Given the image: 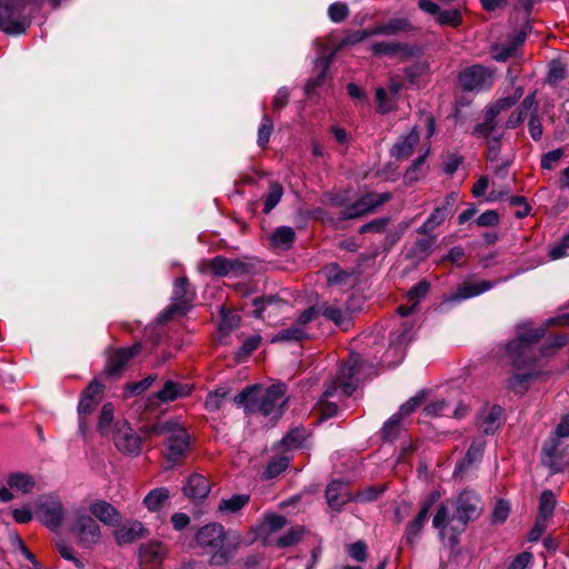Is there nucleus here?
<instances>
[{
	"label": "nucleus",
	"mask_w": 569,
	"mask_h": 569,
	"mask_svg": "<svg viewBox=\"0 0 569 569\" xmlns=\"http://www.w3.org/2000/svg\"><path fill=\"white\" fill-rule=\"evenodd\" d=\"M197 548L210 555L212 566H224L239 551L242 536L233 529H226L220 522H209L198 528L193 538Z\"/></svg>",
	"instance_id": "f257e3e1"
},
{
	"label": "nucleus",
	"mask_w": 569,
	"mask_h": 569,
	"mask_svg": "<svg viewBox=\"0 0 569 569\" xmlns=\"http://www.w3.org/2000/svg\"><path fill=\"white\" fill-rule=\"evenodd\" d=\"M483 512L481 497L473 490H463L456 499L442 502L432 519V526L441 533L449 527L456 533H462L468 523L477 520Z\"/></svg>",
	"instance_id": "f03ea898"
},
{
	"label": "nucleus",
	"mask_w": 569,
	"mask_h": 569,
	"mask_svg": "<svg viewBox=\"0 0 569 569\" xmlns=\"http://www.w3.org/2000/svg\"><path fill=\"white\" fill-rule=\"evenodd\" d=\"M286 391L287 386L284 383H274L267 388L252 385L239 392L233 398V402L242 407L247 416L261 415L279 418L282 416L283 407L288 400Z\"/></svg>",
	"instance_id": "7ed1b4c3"
},
{
	"label": "nucleus",
	"mask_w": 569,
	"mask_h": 569,
	"mask_svg": "<svg viewBox=\"0 0 569 569\" xmlns=\"http://www.w3.org/2000/svg\"><path fill=\"white\" fill-rule=\"evenodd\" d=\"M64 0H0V31L9 36H21L27 32L32 22V16L27 12L31 6L41 9L47 3L57 10Z\"/></svg>",
	"instance_id": "20e7f679"
},
{
	"label": "nucleus",
	"mask_w": 569,
	"mask_h": 569,
	"mask_svg": "<svg viewBox=\"0 0 569 569\" xmlns=\"http://www.w3.org/2000/svg\"><path fill=\"white\" fill-rule=\"evenodd\" d=\"M543 328L525 329L519 331L517 339L511 340L506 346V357L513 368L522 370L533 367L540 356L547 355V351L536 350L537 342L545 336Z\"/></svg>",
	"instance_id": "39448f33"
},
{
	"label": "nucleus",
	"mask_w": 569,
	"mask_h": 569,
	"mask_svg": "<svg viewBox=\"0 0 569 569\" xmlns=\"http://www.w3.org/2000/svg\"><path fill=\"white\" fill-rule=\"evenodd\" d=\"M68 530L74 537L78 546L84 549H93L102 538L99 523L83 507H76L71 510Z\"/></svg>",
	"instance_id": "423d86ee"
},
{
	"label": "nucleus",
	"mask_w": 569,
	"mask_h": 569,
	"mask_svg": "<svg viewBox=\"0 0 569 569\" xmlns=\"http://www.w3.org/2000/svg\"><path fill=\"white\" fill-rule=\"evenodd\" d=\"M141 430L152 435L169 433L164 443V457L168 461L177 463L186 457L190 446V436L184 428L172 422H164L142 427Z\"/></svg>",
	"instance_id": "0eeeda50"
},
{
	"label": "nucleus",
	"mask_w": 569,
	"mask_h": 569,
	"mask_svg": "<svg viewBox=\"0 0 569 569\" xmlns=\"http://www.w3.org/2000/svg\"><path fill=\"white\" fill-rule=\"evenodd\" d=\"M37 519L51 531H59L66 519V509L56 493L40 496L34 505Z\"/></svg>",
	"instance_id": "6e6552de"
},
{
	"label": "nucleus",
	"mask_w": 569,
	"mask_h": 569,
	"mask_svg": "<svg viewBox=\"0 0 569 569\" xmlns=\"http://www.w3.org/2000/svg\"><path fill=\"white\" fill-rule=\"evenodd\" d=\"M359 370V356H351L350 359L339 368L337 377L327 386L323 396L331 398L336 395L338 389L342 390L345 397L351 396L357 389L353 377Z\"/></svg>",
	"instance_id": "1a4fd4ad"
},
{
	"label": "nucleus",
	"mask_w": 569,
	"mask_h": 569,
	"mask_svg": "<svg viewBox=\"0 0 569 569\" xmlns=\"http://www.w3.org/2000/svg\"><path fill=\"white\" fill-rule=\"evenodd\" d=\"M142 345L140 342H136L127 348L113 350L108 355L107 362L101 375L114 379L120 378L129 361L140 355Z\"/></svg>",
	"instance_id": "9d476101"
},
{
	"label": "nucleus",
	"mask_w": 569,
	"mask_h": 569,
	"mask_svg": "<svg viewBox=\"0 0 569 569\" xmlns=\"http://www.w3.org/2000/svg\"><path fill=\"white\" fill-rule=\"evenodd\" d=\"M104 386L98 379H93L82 391L78 405L79 428L84 432L88 428L87 416H90L102 400Z\"/></svg>",
	"instance_id": "9b49d317"
},
{
	"label": "nucleus",
	"mask_w": 569,
	"mask_h": 569,
	"mask_svg": "<svg viewBox=\"0 0 569 569\" xmlns=\"http://www.w3.org/2000/svg\"><path fill=\"white\" fill-rule=\"evenodd\" d=\"M194 293L189 289V281L186 277L174 281L172 303L162 312L164 321L171 320L176 315H184L191 307Z\"/></svg>",
	"instance_id": "f8f14e48"
},
{
	"label": "nucleus",
	"mask_w": 569,
	"mask_h": 569,
	"mask_svg": "<svg viewBox=\"0 0 569 569\" xmlns=\"http://www.w3.org/2000/svg\"><path fill=\"white\" fill-rule=\"evenodd\" d=\"M542 461L553 472H560L569 466V446L558 438H549L542 446Z\"/></svg>",
	"instance_id": "ddd939ff"
},
{
	"label": "nucleus",
	"mask_w": 569,
	"mask_h": 569,
	"mask_svg": "<svg viewBox=\"0 0 569 569\" xmlns=\"http://www.w3.org/2000/svg\"><path fill=\"white\" fill-rule=\"evenodd\" d=\"M390 198L391 194L388 192L367 193L355 203L346 207L341 211V217L343 219H355L367 213L373 212L378 207L382 206L388 200H390Z\"/></svg>",
	"instance_id": "4468645a"
},
{
	"label": "nucleus",
	"mask_w": 569,
	"mask_h": 569,
	"mask_svg": "<svg viewBox=\"0 0 569 569\" xmlns=\"http://www.w3.org/2000/svg\"><path fill=\"white\" fill-rule=\"evenodd\" d=\"M459 83L466 91L488 89L492 84L491 72L480 66L475 64L466 68L459 73Z\"/></svg>",
	"instance_id": "2eb2a0df"
},
{
	"label": "nucleus",
	"mask_w": 569,
	"mask_h": 569,
	"mask_svg": "<svg viewBox=\"0 0 569 569\" xmlns=\"http://www.w3.org/2000/svg\"><path fill=\"white\" fill-rule=\"evenodd\" d=\"M113 442L119 451L129 455L140 452L141 439L137 436L127 421H118L112 433Z\"/></svg>",
	"instance_id": "dca6fc26"
},
{
	"label": "nucleus",
	"mask_w": 569,
	"mask_h": 569,
	"mask_svg": "<svg viewBox=\"0 0 569 569\" xmlns=\"http://www.w3.org/2000/svg\"><path fill=\"white\" fill-rule=\"evenodd\" d=\"M458 200L457 192L448 193L442 203L433 209L429 218L419 227L418 232L421 234L430 233L438 226H440L446 218L451 213L455 203Z\"/></svg>",
	"instance_id": "f3484780"
},
{
	"label": "nucleus",
	"mask_w": 569,
	"mask_h": 569,
	"mask_svg": "<svg viewBox=\"0 0 569 569\" xmlns=\"http://www.w3.org/2000/svg\"><path fill=\"white\" fill-rule=\"evenodd\" d=\"M89 511L93 518L110 527L118 526L122 521V516L118 509L102 499L94 500L89 506Z\"/></svg>",
	"instance_id": "a211bd4d"
},
{
	"label": "nucleus",
	"mask_w": 569,
	"mask_h": 569,
	"mask_svg": "<svg viewBox=\"0 0 569 569\" xmlns=\"http://www.w3.org/2000/svg\"><path fill=\"white\" fill-rule=\"evenodd\" d=\"M148 535V529L142 522L134 520L127 522L114 530L113 536L118 546L132 543Z\"/></svg>",
	"instance_id": "6ab92c4d"
},
{
	"label": "nucleus",
	"mask_w": 569,
	"mask_h": 569,
	"mask_svg": "<svg viewBox=\"0 0 569 569\" xmlns=\"http://www.w3.org/2000/svg\"><path fill=\"white\" fill-rule=\"evenodd\" d=\"M326 499L331 509L340 511L352 498L342 481L333 480L327 487Z\"/></svg>",
	"instance_id": "aec40b11"
},
{
	"label": "nucleus",
	"mask_w": 569,
	"mask_h": 569,
	"mask_svg": "<svg viewBox=\"0 0 569 569\" xmlns=\"http://www.w3.org/2000/svg\"><path fill=\"white\" fill-rule=\"evenodd\" d=\"M211 485L204 476L193 473L188 478L187 483L183 487V493L189 499L202 500L208 497Z\"/></svg>",
	"instance_id": "412c9836"
},
{
	"label": "nucleus",
	"mask_w": 569,
	"mask_h": 569,
	"mask_svg": "<svg viewBox=\"0 0 569 569\" xmlns=\"http://www.w3.org/2000/svg\"><path fill=\"white\" fill-rule=\"evenodd\" d=\"M191 392V387L188 383L176 382L168 380L163 387L156 393V398L162 403H169L177 399L184 398Z\"/></svg>",
	"instance_id": "4be33fe9"
},
{
	"label": "nucleus",
	"mask_w": 569,
	"mask_h": 569,
	"mask_svg": "<svg viewBox=\"0 0 569 569\" xmlns=\"http://www.w3.org/2000/svg\"><path fill=\"white\" fill-rule=\"evenodd\" d=\"M493 287V282L491 281H480L477 283L473 282H463L457 287L456 291L449 297V301H461L465 299H469L476 297L480 293H483L490 290Z\"/></svg>",
	"instance_id": "5701e85b"
},
{
	"label": "nucleus",
	"mask_w": 569,
	"mask_h": 569,
	"mask_svg": "<svg viewBox=\"0 0 569 569\" xmlns=\"http://www.w3.org/2000/svg\"><path fill=\"white\" fill-rule=\"evenodd\" d=\"M420 140L419 132L417 128H412V130L405 137H401L392 148V156L398 159H407L409 158L415 148L418 146Z\"/></svg>",
	"instance_id": "b1692460"
},
{
	"label": "nucleus",
	"mask_w": 569,
	"mask_h": 569,
	"mask_svg": "<svg viewBox=\"0 0 569 569\" xmlns=\"http://www.w3.org/2000/svg\"><path fill=\"white\" fill-rule=\"evenodd\" d=\"M502 408L492 406L478 420L479 430L486 435H493L502 423Z\"/></svg>",
	"instance_id": "393cba45"
},
{
	"label": "nucleus",
	"mask_w": 569,
	"mask_h": 569,
	"mask_svg": "<svg viewBox=\"0 0 569 569\" xmlns=\"http://www.w3.org/2000/svg\"><path fill=\"white\" fill-rule=\"evenodd\" d=\"M527 31L520 30L517 32L508 44L495 46L492 49V57L496 61L505 62L515 54L517 49L525 42Z\"/></svg>",
	"instance_id": "a878e982"
},
{
	"label": "nucleus",
	"mask_w": 569,
	"mask_h": 569,
	"mask_svg": "<svg viewBox=\"0 0 569 569\" xmlns=\"http://www.w3.org/2000/svg\"><path fill=\"white\" fill-rule=\"evenodd\" d=\"M412 30V26L407 18H392L385 23L371 28L373 36H395L400 32Z\"/></svg>",
	"instance_id": "bb28decb"
},
{
	"label": "nucleus",
	"mask_w": 569,
	"mask_h": 569,
	"mask_svg": "<svg viewBox=\"0 0 569 569\" xmlns=\"http://www.w3.org/2000/svg\"><path fill=\"white\" fill-rule=\"evenodd\" d=\"M431 502L425 503L416 518L406 528L405 538L408 545L413 546L419 537L429 515Z\"/></svg>",
	"instance_id": "cd10ccee"
},
{
	"label": "nucleus",
	"mask_w": 569,
	"mask_h": 569,
	"mask_svg": "<svg viewBox=\"0 0 569 569\" xmlns=\"http://www.w3.org/2000/svg\"><path fill=\"white\" fill-rule=\"evenodd\" d=\"M250 502V495L238 493L230 498H222L217 507V511L222 516L239 513Z\"/></svg>",
	"instance_id": "c85d7f7f"
},
{
	"label": "nucleus",
	"mask_w": 569,
	"mask_h": 569,
	"mask_svg": "<svg viewBox=\"0 0 569 569\" xmlns=\"http://www.w3.org/2000/svg\"><path fill=\"white\" fill-rule=\"evenodd\" d=\"M288 523L284 516L278 513L264 515L263 521L257 529V535L263 538H268L271 533L283 529Z\"/></svg>",
	"instance_id": "c756f323"
},
{
	"label": "nucleus",
	"mask_w": 569,
	"mask_h": 569,
	"mask_svg": "<svg viewBox=\"0 0 569 569\" xmlns=\"http://www.w3.org/2000/svg\"><path fill=\"white\" fill-rule=\"evenodd\" d=\"M198 271L203 274H211L214 277H227V258L223 256H216L212 259H203L198 263Z\"/></svg>",
	"instance_id": "7c9ffc66"
},
{
	"label": "nucleus",
	"mask_w": 569,
	"mask_h": 569,
	"mask_svg": "<svg viewBox=\"0 0 569 569\" xmlns=\"http://www.w3.org/2000/svg\"><path fill=\"white\" fill-rule=\"evenodd\" d=\"M370 51L376 57H396L400 53L408 54L410 49L399 42L379 41L371 44Z\"/></svg>",
	"instance_id": "2f4dec72"
},
{
	"label": "nucleus",
	"mask_w": 569,
	"mask_h": 569,
	"mask_svg": "<svg viewBox=\"0 0 569 569\" xmlns=\"http://www.w3.org/2000/svg\"><path fill=\"white\" fill-rule=\"evenodd\" d=\"M319 313L326 319L332 321L336 326L347 329L349 325V317L339 306L336 303L323 302L319 307Z\"/></svg>",
	"instance_id": "473e14b6"
},
{
	"label": "nucleus",
	"mask_w": 569,
	"mask_h": 569,
	"mask_svg": "<svg viewBox=\"0 0 569 569\" xmlns=\"http://www.w3.org/2000/svg\"><path fill=\"white\" fill-rule=\"evenodd\" d=\"M167 552L163 543L159 541H150L140 548V559L143 562L158 563L162 560Z\"/></svg>",
	"instance_id": "72a5a7b5"
},
{
	"label": "nucleus",
	"mask_w": 569,
	"mask_h": 569,
	"mask_svg": "<svg viewBox=\"0 0 569 569\" xmlns=\"http://www.w3.org/2000/svg\"><path fill=\"white\" fill-rule=\"evenodd\" d=\"M7 482L10 489H16L22 493H29L36 487L34 478L29 473L22 472L10 473Z\"/></svg>",
	"instance_id": "f704fd0d"
},
{
	"label": "nucleus",
	"mask_w": 569,
	"mask_h": 569,
	"mask_svg": "<svg viewBox=\"0 0 569 569\" xmlns=\"http://www.w3.org/2000/svg\"><path fill=\"white\" fill-rule=\"evenodd\" d=\"M497 111L488 106L485 112L483 121L475 127L472 134L477 138H488L497 127Z\"/></svg>",
	"instance_id": "c9c22d12"
},
{
	"label": "nucleus",
	"mask_w": 569,
	"mask_h": 569,
	"mask_svg": "<svg viewBox=\"0 0 569 569\" xmlns=\"http://www.w3.org/2000/svg\"><path fill=\"white\" fill-rule=\"evenodd\" d=\"M308 337L305 328L297 327L295 323L290 328L279 330L272 338L271 342H300Z\"/></svg>",
	"instance_id": "e433bc0d"
},
{
	"label": "nucleus",
	"mask_w": 569,
	"mask_h": 569,
	"mask_svg": "<svg viewBox=\"0 0 569 569\" xmlns=\"http://www.w3.org/2000/svg\"><path fill=\"white\" fill-rule=\"evenodd\" d=\"M169 497L170 495L167 488H156L144 497L143 505L149 511L154 512L163 507Z\"/></svg>",
	"instance_id": "4c0bfd02"
},
{
	"label": "nucleus",
	"mask_w": 569,
	"mask_h": 569,
	"mask_svg": "<svg viewBox=\"0 0 569 569\" xmlns=\"http://www.w3.org/2000/svg\"><path fill=\"white\" fill-rule=\"evenodd\" d=\"M296 239V232L291 227L282 226L277 228L270 240L273 247L289 249Z\"/></svg>",
	"instance_id": "58836bf2"
},
{
	"label": "nucleus",
	"mask_w": 569,
	"mask_h": 569,
	"mask_svg": "<svg viewBox=\"0 0 569 569\" xmlns=\"http://www.w3.org/2000/svg\"><path fill=\"white\" fill-rule=\"evenodd\" d=\"M230 395V389L227 387H218L216 390L209 392L206 398L204 407L208 411L214 412L222 408L227 398Z\"/></svg>",
	"instance_id": "ea45409f"
},
{
	"label": "nucleus",
	"mask_w": 569,
	"mask_h": 569,
	"mask_svg": "<svg viewBox=\"0 0 569 569\" xmlns=\"http://www.w3.org/2000/svg\"><path fill=\"white\" fill-rule=\"evenodd\" d=\"M401 420L402 418L395 413L385 422L380 431L382 440L392 442L399 438L402 431Z\"/></svg>",
	"instance_id": "a19ab883"
},
{
	"label": "nucleus",
	"mask_w": 569,
	"mask_h": 569,
	"mask_svg": "<svg viewBox=\"0 0 569 569\" xmlns=\"http://www.w3.org/2000/svg\"><path fill=\"white\" fill-rule=\"evenodd\" d=\"M485 446H486V443L482 440L472 441L469 449L467 450L465 458L457 466V469L458 470L467 469L473 462L479 461L482 458V455L485 451Z\"/></svg>",
	"instance_id": "79ce46f5"
},
{
	"label": "nucleus",
	"mask_w": 569,
	"mask_h": 569,
	"mask_svg": "<svg viewBox=\"0 0 569 569\" xmlns=\"http://www.w3.org/2000/svg\"><path fill=\"white\" fill-rule=\"evenodd\" d=\"M283 188L279 182H271L267 194L263 197V213L268 214L280 202Z\"/></svg>",
	"instance_id": "37998d69"
},
{
	"label": "nucleus",
	"mask_w": 569,
	"mask_h": 569,
	"mask_svg": "<svg viewBox=\"0 0 569 569\" xmlns=\"http://www.w3.org/2000/svg\"><path fill=\"white\" fill-rule=\"evenodd\" d=\"M113 405L111 402H106L99 415L98 430L102 436L113 433L112 421H113Z\"/></svg>",
	"instance_id": "c03bdc74"
},
{
	"label": "nucleus",
	"mask_w": 569,
	"mask_h": 569,
	"mask_svg": "<svg viewBox=\"0 0 569 569\" xmlns=\"http://www.w3.org/2000/svg\"><path fill=\"white\" fill-rule=\"evenodd\" d=\"M309 433L308 430L303 427H297L292 430H290L283 438L282 443L283 446L291 450L300 448L306 439L308 438Z\"/></svg>",
	"instance_id": "a18cd8bd"
},
{
	"label": "nucleus",
	"mask_w": 569,
	"mask_h": 569,
	"mask_svg": "<svg viewBox=\"0 0 569 569\" xmlns=\"http://www.w3.org/2000/svg\"><path fill=\"white\" fill-rule=\"evenodd\" d=\"M253 306H254V310L252 311L253 316L256 318H262V315L263 312L269 308V307H281L284 305V302L282 300H280L279 298H277L276 296H262V297H257L253 299L252 301Z\"/></svg>",
	"instance_id": "49530a36"
},
{
	"label": "nucleus",
	"mask_w": 569,
	"mask_h": 569,
	"mask_svg": "<svg viewBox=\"0 0 569 569\" xmlns=\"http://www.w3.org/2000/svg\"><path fill=\"white\" fill-rule=\"evenodd\" d=\"M322 272L329 284H342L350 277V273L340 268L337 263H329L323 267Z\"/></svg>",
	"instance_id": "de8ad7c7"
},
{
	"label": "nucleus",
	"mask_w": 569,
	"mask_h": 569,
	"mask_svg": "<svg viewBox=\"0 0 569 569\" xmlns=\"http://www.w3.org/2000/svg\"><path fill=\"white\" fill-rule=\"evenodd\" d=\"M303 533H305V528L302 526L297 525V526L290 527L284 535H282L281 537H279L276 540V546H278L280 548H287V547L295 546L302 539Z\"/></svg>",
	"instance_id": "09e8293b"
},
{
	"label": "nucleus",
	"mask_w": 569,
	"mask_h": 569,
	"mask_svg": "<svg viewBox=\"0 0 569 569\" xmlns=\"http://www.w3.org/2000/svg\"><path fill=\"white\" fill-rule=\"evenodd\" d=\"M556 507V497L550 490H546L540 495L539 516L538 518L547 521L552 516Z\"/></svg>",
	"instance_id": "8fccbe9b"
},
{
	"label": "nucleus",
	"mask_w": 569,
	"mask_h": 569,
	"mask_svg": "<svg viewBox=\"0 0 569 569\" xmlns=\"http://www.w3.org/2000/svg\"><path fill=\"white\" fill-rule=\"evenodd\" d=\"M289 466V459L287 457H274L267 465L263 471L264 479H273L284 471Z\"/></svg>",
	"instance_id": "3c124183"
},
{
	"label": "nucleus",
	"mask_w": 569,
	"mask_h": 569,
	"mask_svg": "<svg viewBox=\"0 0 569 569\" xmlns=\"http://www.w3.org/2000/svg\"><path fill=\"white\" fill-rule=\"evenodd\" d=\"M253 266L247 261L240 259H228L227 258V270L228 276L242 277L248 276L252 272Z\"/></svg>",
	"instance_id": "603ef678"
},
{
	"label": "nucleus",
	"mask_w": 569,
	"mask_h": 569,
	"mask_svg": "<svg viewBox=\"0 0 569 569\" xmlns=\"http://www.w3.org/2000/svg\"><path fill=\"white\" fill-rule=\"evenodd\" d=\"M437 22L441 26L458 27L462 22V14L460 9L440 10Z\"/></svg>",
	"instance_id": "864d4df0"
},
{
	"label": "nucleus",
	"mask_w": 569,
	"mask_h": 569,
	"mask_svg": "<svg viewBox=\"0 0 569 569\" xmlns=\"http://www.w3.org/2000/svg\"><path fill=\"white\" fill-rule=\"evenodd\" d=\"M411 340V327L408 323H402L399 329L391 332L390 348H399L407 345Z\"/></svg>",
	"instance_id": "5fc2aeb1"
},
{
	"label": "nucleus",
	"mask_w": 569,
	"mask_h": 569,
	"mask_svg": "<svg viewBox=\"0 0 569 569\" xmlns=\"http://www.w3.org/2000/svg\"><path fill=\"white\" fill-rule=\"evenodd\" d=\"M261 337L258 335L248 337L236 353L237 361L247 359L260 345Z\"/></svg>",
	"instance_id": "6e6d98bb"
},
{
	"label": "nucleus",
	"mask_w": 569,
	"mask_h": 569,
	"mask_svg": "<svg viewBox=\"0 0 569 569\" xmlns=\"http://www.w3.org/2000/svg\"><path fill=\"white\" fill-rule=\"evenodd\" d=\"M272 131H273L272 119L268 114H263L261 124L258 130L257 143L259 147H261L263 149L267 147Z\"/></svg>",
	"instance_id": "4d7b16f0"
},
{
	"label": "nucleus",
	"mask_w": 569,
	"mask_h": 569,
	"mask_svg": "<svg viewBox=\"0 0 569 569\" xmlns=\"http://www.w3.org/2000/svg\"><path fill=\"white\" fill-rule=\"evenodd\" d=\"M372 36L373 33H371V28L350 32L340 41L337 50L360 43L365 39Z\"/></svg>",
	"instance_id": "13d9d810"
},
{
	"label": "nucleus",
	"mask_w": 569,
	"mask_h": 569,
	"mask_svg": "<svg viewBox=\"0 0 569 569\" xmlns=\"http://www.w3.org/2000/svg\"><path fill=\"white\" fill-rule=\"evenodd\" d=\"M532 378L531 372L515 373L508 381V387L517 393H523L528 388V382Z\"/></svg>",
	"instance_id": "bf43d9fd"
},
{
	"label": "nucleus",
	"mask_w": 569,
	"mask_h": 569,
	"mask_svg": "<svg viewBox=\"0 0 569 569\" xmlns=\"http://www.w3.org/2000/svg\"><path fill=\"white\" fill-rule=\"evenodd\" d=\"M430 289V283L427 280H421L415 284L407 293L408 301L417 307L420 299L426 297Z\"/></svg>",
	"instance_id": "052dcab7"
},
{
	"label": "nucleus",
	"mask_w": 569,
	"mask_h": 569,
	"mask_svg": "<svg viewBox=\"0 0 569 569\" xmlns=\"http://www.w3.org/2000/svg\"><path fill=\"white\" fill-rule=\"evenodd\" d=\"M328 16L335 23L342 22L349 16V7L345 2H335L329 6Z\"/></svg>",
	"instance_id": "680f3d73"
},
{
	"label": "nucleus",
	"mask_w": 569,
	"mask_h": 569,
	"mask_svg": "<svg viewBox=\"0 0 569 569\" xmlns=\"http://www.w3.org/2000/svg\"><path fill=\"white\" fill-rule=\"evenodd\" d=\"M329 398H326L322 395V398L318 401L316 406V410L319 413L321 419H329L337 415L338 406L335 402L328 401Z\"/></svg>",
	"instance_id": "e2e57ef3"
},
{
	"label": "nucleus",
	"mask_w": 569,
	"mask_h": 569,
	"mask_svg": "<svg viewBox=\"0 0 569 569\" xmlns=\"http://www.w3.org/2000/svg\"><path fill=\"white\" fill-rule=\"evenodd\" d=\"M403 72L410 83H417L428 72V64L426 62H417L405 68Z\"/></svg>",
	"instance_id": "0e129e2a"
},
{
	"label": "nucleus",
	"mask_w": 569,
	"mask_h": 569,
	"mask_svg": "<svg viewBox=\"0 0 569 569\" xmlns=\"http://www.w3.org/2000/svg\"><path fill=\"white\" fill-rule=\"evenodd\" d=\"M57 550L63 559L72 561L77 568H84V562L74 555V550L71 546L60 541L57 543Z\"/></svg>",
	"instance_id": "69168bd1"
},
{
	"label": "nucleus",
	"mask_w": 569,
	"mask_h": 569,
	"mask_svg": "<svg viewBox=\"0 0 569 569\" xmlns=\"http://www.w3.org/2000/svg\"><path fill=\"white\" fill-rule=\"evenodd\" d=\"M426 158H427V152L425 154L418 157L412 162V164L407 169V171L405 173V179L408 182H416L420 179V177L422 174L421 169H422V166L425 164Z\"/></svg>",
	"instance_id": "338daca9"
},
{
	"label": "nucleus",
	"mask_w": 569,
	"mask_h": 569,
	"mask_svg": "<svg viewBox=\"0 0 569 569\" xmlns=\"http://www.w3.org/2000/svg\"><path fill=\"white\" fill-rule=\"evenodd\" d=\"M563 149L562 148H557L555 150H551L547 153H545L542 157H541V168L545 169V170H551L555 168V166L561 160V158L563 157Z\"/></svg>",
	"instance_id": "774afa93"
}]
</instances>
